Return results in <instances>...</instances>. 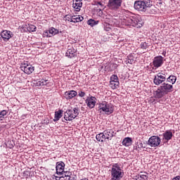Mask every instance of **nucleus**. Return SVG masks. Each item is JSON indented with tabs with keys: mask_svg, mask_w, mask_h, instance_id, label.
I'll list each match as a JSON object with an SVG mask.
<instances>
[{
	"mask_svg": "<svg viewBox=\"0 0 180 180\" xmlns=\"http://www.w3.org/2000/svg\"><path fill=\"white\" fill-rule=\"evenodd\" d=\"M21 70L27 75H30L34 71V67L30 63H24L21 65Z\"/></svg>",
	"mask_w": 180,
	"mask_h": 180,
	"instance_id": "obj_9",
	"label": "nucleus"
},
{
	"mask_svg": "<svg viewBox=\"0 0 180 180\" xmlns=\"http://www.w3.org/2000/svg\"><path fill=\"white\" fill-rule=\"evenodd\" d=\"M153 6L151 0H139L136 1L134 4V8L136 11L139 12H146L147 8H151Z\"/></svg>",
	"mask_w": 180,
	"mask_h": 180,
	"instance_id": "obj_3",
	"label": "nucleus"
},
{
	"mask_svg": "<svg viewBox=\"0 0 180 180\" xmlns=\"http://www.w3.org/2000/svg\"><path fill=\"white\" fill-rule=\"evenodd\" d=\"M140 46L142 50H146L148 49V44H147V42H141Z\"/></svg>",
	"mask_w": 180,
	"mask_h": 180,
	"instance_id": "obj_33",
	"label": "nucleus"
},
{
	"mask_svg": "<svg viewBox=\"0 0 180 180\" xmlns=\"http://www.w3.org/2000/svg\"><path fill=\"white\" fill-rule=\"evenodd\" d=\"M76 117L74 115V112L71 109H68L65 112H64V119L66 120V122H71L75 119Z\"/></svg>",
	"mask_w": 180,
	"mask_h": 180,
	"instance_id": "obj_11",
	"label": "nucleus"
},
{
	"mask_svg": "<svg viewBox=\"0 0 180 180\" xmlns=\"http://www.w3.org/2000/svg\"><path fill=\"white\" fill-rule=\"evenodd\" d=\"M1 37L4 41H8L9 39H11V37H13V34L11 31L4 30L1 32Z\"/></svg>",
	"mask_w": 180,
	"mask_h": 180,
	"instance_id": "obj_14",
	"label": "nucleus"
},
{
	"mask_svg": "<svg viewBox=\"0 0 180 180\" xmlns=\"http://www.w3.org/2000/svg\"><path fill=\"white\" fill-rule=\"evenodd\" d=\"M139 147H141V148H146V146H144V144L143 143H141L139 144Z\"/></svg>",
	"mask_w": 180,
	"mask_h": 180,
	"instance_id": "obj_42",
	"label": "nucleus"
},
{
	"mask_svg": "<svg viewBox=\"0 0 180 180\" xmlns=\"http://www.w3.org/2000/svg\"><path fill=\"white\" fill-rule=\"evenodd\" d=\"M124 20L127 26H133L138 28L143 27V20L140 15H133L132 16L126 17Z\"/></svg>",
	"mask_w": 180,
	"mask_h": 180,
	"instance_id": "obj_2",
	"label": "nucleus"
},
{
	"mask_svg": "<svg viewBox=\"0 0 180 180\" xmlns=\"http://www.w3.org/2000/svg\"><path fill=\"white\" fill-rule=\"evenodd\" d=\"M78 95V93L74 90H70L69 91H65V98L67 100L72 99V98H75Z\"/></svg>",
	"mask_w": 180,
	"mask_h": 180,
	"instance_id": "obj_16",
	"label": "nucleus"
},
{
	"mask_svg": "<svg viewBox=\"0 0 180 180\" xmlns=\"http://www.w3.org/2000/svg\"><path fill=\"white\" fill-rule=\"evenodd\" d=\"M65 20H68V22H72V15H66L65 16Z\"/></svg>",
	"mask_w": 180,
	"mask_h": 180,
	"instance_id": "obj_37",
	"label": "nucleus"
},
{
	"mask_svg": "<svg viewBox=\"0 0 180 180\" xmlns=\"http://www.w3.org/2000/svg\"><path fill=\"white\" fill-rule=\"evenodd\" d=\"M8 115V111L6 110H3L0 112V121L4 120L5 119V117Z\"/></svg>",
	"mask_w": 180,
	"mask_h": 180,
	"instance_id": "obj_30",
	"label": "nucleus"
},
{
	"mask_svg": "<svg viewBox=\"0 0 180 180\" xmlns=\"http://www.w3.org/2000/svg\"><path fill=\"white\" fill-rule=\"evenodd\" d=\"M104 134H105V138L107 140H112L113 137L116 136V132H115L113 129L104 131Z\"/></svg>",
	"mask_w": 180,
	"mask_h": 180,
	"instance_id": "obj_17",
	"label": "nucleus"
},
{
	"mask_svg": "<svg viewBox=\"0 0 180 180\" xmlns=\"http://www.w3.org/2000/svg\"><path fill=\"white\" fill-rule=\"evenodd\" d=\"M122 2V0H109L107 6L110 11H117V9H120Z\"/></svg>",
	"mask_w": 180,
	"mask_h": 180,
	"instance_id": "obj_6",
	"label": "nucleus"
},
{
	"mask_svg": "<svg viewBox=\"0 0 180 180\" xmlns=\"http://www.w3.org/2000/svg\"><path fill=\"white\" fill-rule=\"evenodd\" d=\"M110 85L112 89H116L119 88V85L116 86V82L110 81Z\"/></svg>",
	"mask_w": 180,
	"mask_h": 180,
	"instance_id": "obj_35",
	"label": "nucleus"
},
{
	"mask_svg": "<svg viewBox=\"0 0 180 180\" xmlns=\"http://www.w3.org/2000/svg\"><path fill=\"white\" fill-rule=\"evenodd\" d=\"M163 139L162 140L164 141H166V143H168L169 140H172V137H174V134H172V130H166L165 133L162 134Z\"/></svg>",
	"mask_w": 180,
	"mask_h": 180,
	"instance_id": "obj_13",
	"label": "nucleus"
},
{
	"mask_svg": "<svg viewBox=\"0 0 180 180\" xmlns=\"http://www.w3.org/2000/svg\"><path fill=\"white\" fill-rule=\"evenodd\" d=\"M78 2V0H72V4Z\"/></svg>",
	"mask_w": 180,
	"mask_h": 180,
	"instance_id": "obj_46",
	"label": "nucleus"
},
{
	"mask_svg": "<svg viewBox=\"0 0 180 180\" xmlns=\"http://www.w3.org/2000/svg\"><path fill=\"white\" fill-rule=\"evenodd\" d=\"M173 180H180V176H177L173 178Z\"/></svg>",
	"mask_w": 180,
	"mask_h": 180,
	"instance_id": "obj_43",
	"label": "nucleus"
},
{
	"mask_svg": "<svg viewBox=\"0 0 180 180\" xmlns=\"http://www.w3.org/2000/svg\"><path fill=\"white\" fill-rule=\"evenodd\" d=\"M172 91H174V86H172V84L162 83V85L154 91L153 95L157 99H161V98H163L165 95H168V94L172 92Z\"/></svg>",
	"mask_w": 180,
	"mask_h": 180,
	"instance_id": "obj_1",
	"label": "nucleus"
},
{
	"mask_svg": "<svg viewBox=\"0 0 180 180\" xmlns=\"http://www.w3.org/2000/svg\"><path fill=\"white\" fill-rule=\"evenodd\" d=\"M99 23L98 20H95L90 19L87 21V25H89V26H91V27H94V26L98 25Z\"/></svg>",
	"mask_w": 180,
	"mask_h": 180,
	"instance_id": "obj_28",
	"label": "nucleus"
},
{
	"mask_svg": "<svg viewBox=\"0 0 180 180\" xmlns=\"http://www.w3.org/2000/svg\"><path fill=\"white\" fill-rule=\"evenodd\" d=\"M112 27H110V25L109 24H106L104 27V30H105V32H110Z\"/></svg>",
	"mask_w": 180,
	"mask_h": 180,
	"instance_id": "obj_38",
	"label": "nucleus"
},
{
	"mask_svg": "<svg viewBox=\"0 0 180 180\" xmlns=\"http://www.w3.org/2000/svg\"><path fill=\"white\" fill-rule=\"evenodd\" d=\"M28 32H36V29H37L34 25H28L27 27Z\"/></svg>",
	"mask_w": 180,
	"mask_h": 180,
	"instance_id": "obj_32",
	"label": "nucleus"
},
{
	"mask_svg": "<svg viewBox=\"0 0 180 180\" xmlns=\"http://www.w3.org/2000/svg\"><path fill=\"white\" fill-rule=\"evenodd\" d=\"M76 4H79V0H78V1L76 2Z\"/></svg>",
	"mask_w": 180,
	"mask_h": 180,
	"instance_id": "obj_49",
	"label": "nucleus"
},
{
	"mask_svg": "<svg viewBox=\"0 0 180 180\" xmlns=\"http://www.w3.org/2000/svg\"><path fill=\"white\" fill-rule=\"evenodd\" d=\"M100 113H105V115H112L113 113V105L106 101H103L98 106Z\"/></svg>",
	"mask_w": 180,
	"mask_h": 180,
	"instance_id": "obj_5",
	"label": "nucleus"
},
{
	"mask_svg": "<svg viewBox=\"0 0 180 180\" xmlns=\"http://www.w3.org/2000/svg\"><path fill=\"white\" fill-rule=\"evenodd\" d=\"M110 81L116 82V84H115L116 86L120 84V83H119V77H117V75H112L110 77Z\"/></svg>",
	"mask_w": 180,
	"mask_h": 180,
	"instance_id": "obj_27",
	"label": "nucleus"
},
{
	"mask_svg": "<svg viewBox=\"0 0 180 180\" xmlns=\"http://www.w3.org/2000/svg\"><path fill=\"white\" fill-rule=\"evenodd\" d=\"M3 38H2V34L0 33V42L2 41Z\"/></svg>",
	"mask_w": 180,
	"mask_h": 180,
	"instance_id": "obj_45",
	"label": "nucleus"
},
{
	"mask_svg": "<svg viewBox=\"0 0 180 180\" xmlns=\"http://www.w3.org/2000/svg\"><path fill=\"white\" fill-rule=\"evenodd\" d=\"M128 64H134V58L133 56H128V60H127Z\"/></svg>",
	"mask_w": 180,
	"mask_h": 180,
	"instance_id": "obj_36",
	"label": "nucleus"
},
{
	"mask_svg": "<svg viewBox=\"0 0 180 180\" xmlns=\"http://www.w3.org/2000/svg\"><path fill=\"white\" fill-rule=\"evenodd\" d=\"M63 112L64 111L63 110H59L55 112V117L53 119V122H58V120H60V119H61V117H63Z\"/></svg>",
	"mask_w": 180,
	"mask_h": 180,
	"instance_id": "obj_19",
	"label": "nucleus"
},
{
	"mask_svg": "<svg viewBox=\"0 0 180 180\" xmlns=\"http://www.w3.org/2000/svg\"><path fill=\"white\" fill-rule=\"evenodd\" d=\"M72 173L70 172H64V176H65L67 180H74L75 178L71 176Z\"/></svg>",
	"mask_w": 180,
	"mask_h": 180,
	"instance_id": "obj_29",
	"label": "nucleus"
},
{
	"mask_svg": "<svg viewBox=\"0 0 180 180\" xmlns=\"http://www.w3.org/2000/svg\"><path fill=\"white\" fill-rule=\"evenodd\" d=\"M47 37H51V35L46 34Z\"/></svg>",
	"mask_w": 180,
	"mask_h": 180,
	"instance_id": "obj_48",
	"label": "nucleus"
},
{
	"mask_svg": "<svg viewBox=\"0 0 180 180\" xmlns=\"http://www.w3.org/2000/svg\"><path fill=\"white\" fill-rule=\"evenodd\" d=\"M166 79L165 74L159 72L154 76L153 83L155 85L159 86L161 85L162 82H165Z\"/></svg>",
	"mask_w": 180,
	"mask_h": 180,
	"instance_id": "obj_8",
	"label": "nucleus"
},
{
	"mask_svg": "<svg viewBox=\"0 0 180 180\" xmlns=\"http://www.w3.org/2000/svg\"><path fill=\"white\" fill-rule=\"evenodd\" d=\"M139 178L143 180H148V174L147 172H141L139 176Z\"/></svg>",
	"mask_w": 180,
	"mask_h": 180,
	"instance_id": "obj_31",
	"label": "nucleus"
},
{
	"mask_svg": "<svg viewBox=\"0 0 180 180\" xmlns=\"http://www.w3.org/2000/svg\"><path fill=\"white\" fill-rule=\"evenodd\" d=\"M86 103L88 108H89L90 109H93V108H95V105H96V97H87V98L86 99Z\"/></svg>",
	"mask_w": 180,
	"mask_h": 180,
	"instance_id": "obj_12",
	"label": "nucleus"
},
{
	"mask_svg": "<svg viewBox=\"0 0 180 180\" xmlns=\"http://www.w3.org/2000/svg\"><path fill=\"white\" fill-rule=\"evenodd\" d=\"M99 11H102V8H100Z\"/></svg>",
	"mask_w": 180,
	"mask_h": 180,
	"instance_id": "obj_51",
	"label": "nucleus"
},
{
	"mask_svg": "<svg viewBox=\"0 0 180 180\" xmlns=\"http://www.w3.org/2000/svg\"><path fill=\"white\" fill-rule=\"evenodd\" d=\"M72 8H75L76 12H79L81 8H82V2L79 1V3H72Z\"/></svg>",
	"mask_w": 180,
	"mask_h": 180,
	"instance_id": "obj_23",
	"label": "nucleus"
},
{
	"mask_svg": "<svg viewBox=\"0 0 180 180\" xmlns=\"http://www.w3.org/2000/svg\"><path fill=\"white\" fill-rule=\"evenodd\" d=\"M72 110L73 112V115H75V117H77L78 115H79V108H74Z\"/></svg>",
	"mask_w": 180,
	"mask_h": 180,
	"instance_id": "obj_34",
	"label": "nucleus"
},
{
	"mask_svg": "<svg viewBox=\"0 0 180 180\" xmlns=\"http://www.w3.org/2000/svg\"><path fill=\"white\" fill-rule=\"evenodd\" d=\"M65 167V163L63 162H58L56 163V174H61L64 172V167Z\"/></svg>",
	"mask_w": 180,
	"mask_h": 180,
	"instance_id": "obj_15",
	"label": "nucleus"
},
{
	"mask_svg": "<svg viewBox=\"0 0 180 180\" xmlns=\"http://www.w3.org/2000/svg\"><path fill=\"white\" fill-rule=\"evenodd\" d=\"M51 34L52 36H55V34H58V30L54 28V27H51L49 30L45 32V34Z\"/></svg>",
	"mask_w": 180,
	"mask_h": 180,
	"instance_id": "obj_24",
	"label": "nucleus"
},
{
	"mask_svg": "<svg viewBox=\"0 0 180 180\" xmlns=\"http://www.w3.org/2000/svg\"><path fill=\"white\" fill-rule=\"evenodd\" d=\"M162 64H164V57L158 56L154 58L153 65L155 68H160V67L162 66Z\"/></svg>",
	"mask_w": 180,
	"mask_h": 180,
	"instance_id": "obj_10",
	"label": "nucleus"
},
{
	"mask_svg": "<svg viewBox=\"0 0 180 180\" xmlns=\"http://www.w3.org/2000/svg\"><path fill=\"white\" fill-rule=\"evenodd\" d=\"M95 5L96 6H98V5H99V6H101V8H102L103 9L104 8L103 4H102V2H101V1L95 2Z\"/></svg>",
	"mask_w": 180,
	"mask_h": 180,
	"instance_id": "obj_39",
	"label": "nucleus"
},
{
	"mask_svg": "<svg viewBox=\"0 0 180 180\" xmlns=\"http://www.w3.org/2000/svg\"><path fill=\"white\" fill-rule=\"evenodd\" d=\"M65 54L66 57H68L69 58H72V57H75V56H77V49L72 47L68 49Z\"/></svg>",
	"mask_w": 180,
	"mask_h": 180,
	"instance_id": "obj_18",
	"label": "nucleus"
},
{
	"mask_svg": "<svg viewBox=\"0 0 180 180\" xmlns=\"http://www.w3.org/2000/svg\"><path fill=\"white\" fill-rule=\"evenodd\" d=\"M147 144L150 147H158L161 144V139L157 136H153L148 139Z\"/></svg>",
	"mask_w": 180,
	"mask_h": 180,
	"instance_id": "obj_7",
	"label": "nucleus"
},
{
	"mask_svg": "<svg viewBox=\"0 0 180 180\" xmlns=\"http://www.w3.org/2000/svg\"><path fill=\"white\" fill-rule=\"evenodd\" d=\"M167 82H169L170 84H172V85H174V84H175V82H176V76L170 75L167 79Z\"/></svg>",
	"mask_w": 180,
	"mask_h": 180,
	"instance_id": "obj_25",
	"label": "nucleus"
},
{
	"mask_svg": "<svg viewBox=\"0 0 180 180\" xmlns=\"http://www.w3.org/2000/svg\"><path fill=\"white\" fill-rule=\"evenodd\" d=\"M111 179L110 180H120L123 178L124 173L119 165L115 164L112 165L111 170Z\"/></svg>",
	"mask_w": 180,
	"mask_h": 180,
	"instance_id": "obj_4",
	"label": "nucleus"
},
{
	"mask_svg": "<svg viewBox=\"0 0 180 180\" xmlns=\"http://www.w3.org/2000/svg\"><path fill=\"white\" fill-rule=\"evenodd\" d=\"M96 139L97 141H101V143H103V140H105L106 135L105 134V132L100 133L96 136Z\"/></svg>",
	"mask_w": 180,
	"mask_h": 180,
	"instance_id": "obj_21",
	"label": "nucleus"
},
{
	"mask_svg": "<svg viewBox=\"0 0 180 180\" xmlns=\"http://www.w3.org/2000/svg\"><path fill=\"white\" fill-rule=\"evenodd\" d=\"M15 147V143H13L10 146L9 148H13Z\"/></svg>",
	"mask_w": 180,
	"mask_h": 180,
	"instance_id": "obj_44",
	"label": "nucleus"
},
{
	"mask_svg": "<svg viewBox=\"0 0 180 180\" xmlns=\"http://www.w3.org/2000/svg\"><path fill=\"white\" fill-rule=\"evenodd\" d=\"M78 94L80 98H84V96H85V93L84 91H79Z\"/></svg>",
	"mask_w": 180,
	"mask_h": 180,
	"instance_id": "obj_40",
	"label": "nucleus"
},
{
	"mask_svg": "<svg viewBox=\"0 0 180 180\" xmlns=\"http://www.w3.org/2000/svg\"><path fill=\"white\" fill-rule=\"evenodd\" d=\"M84 20V17L81 15H72V22L78 23V22H82Z\"/></svg>",
	"mask_w": 180,
	"mask_h": 180,
	"instance_id": "obj_22",
	"label": "nucleus"
},
{
	"mask_svg": "<svg viewBox=\"0 0 180 180\" xmlns=\"http://www.w3.org/2000/svg\"><path fill=\"white\" fill-rule=\"evenodd\" d=\"M53 180H60V179H61V177H58V176H54L53 177Z\"/></svg>",
	"mask_w": 180,
	"mask_h": 180,
	"instance_id": "obj_41",
	"label": "nucleus"
},
{
	"mask_svg": "<svg viewBox=\"0 0 180 180\" xmlns=\"http://www.w3.org/2000/svg\"><path fill=\"white\" fill-rule=\"evenodd\" d=\"M81 180H88L87 179H81Z\"/></svg>",
	"mask_w": 180,
	"mask_h": 180,
	"instance_id": "obj_50",
	"label": "nucleus"
},
{
	"mask_svg": "<svg viewBox=\"0 0 180 180\" xmlns=\"http://www.w3.org/2000/svg\"><path fill=\"white\" fill-rule=\"evenodd\" d=\"M0 131H1V128H0Z\"/></svg>",
	"mask_w": 180,
	"mask_h": 180,
	"instance_id": "obj_52",
	"label": "nucleus"
},
{
	"mask_svg": "<svg viewBox=\"0 0 180 180\" xmlns=\"http://www.w3.org/2000/svg\"><path fill=\"white\" fill-rule=\"evenodd\" d=\"M132 143L133 140L130 137L124 138L122 141V145L125 146V147H129Z\"/></svg>",
	"mask_w": 180,
	"mask_h": 180,
	"instance_id": "obj_20",
	"label": "nucleus"
},
{
	"mask_svg": "<svg viewBox=\"0 0 180 180\" xmlns=\"http://www.w3.org/2000/svg\"><path fill=\"white\" fill-rule=\"evenodd\" d=\"M162 54H163V56H165V54H167V52L165 51V52L162 53Z\"/></svg>",
	"mask_w": 180,
	"mask_h": 180,
	"instance_id": "obj_47",
	"label": "nucleus"
},
{
	"mask_svg": "<svg viewBox=\"0 0 180 180\" xmlns=\"http://www.w3.org/2000/svg\"><path fill=\"white\" fill-rule=\"evenodd\" d=\"M49 84V80L46 79H42L38 82H37V86H43L44 85H47Z\"/></svg>",
	"mask_w": 180,
	"mask_h": 180,
	"instance_id": "obj_26",
	"label": "nucleus"
}]
</instances>
